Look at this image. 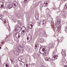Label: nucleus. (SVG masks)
I'll return each mask as SVG.
<instances>
[{
	"label": "nucleus",
	"mask_w": 67,
	"mask_h": 67,
	"mask_svg": "<svg viewBox=\"0 0 67 67\" xmlns=\"http://www.w3.org/2000/svg\"><path fill=\"white\" fill-rule=\"evenodd\" d=\"M22 51V52H21ZM24 52V49L23 48L22 46H18L17 47L16 49L14 51V52L15 54H18L19 52L20 53Z\"/></svg>",
	"instance_id": "1"
},
{
	"label": "nucleus",
	"mask_w": 67,
	"mask_h": 67,
	"mask_svg": "<svg viewBox=\"0 0 67 67\" xmlns=\"http://www.w3.org/2000/svg\"><path fill=\"white\" fill-rule=\"evenodd\" d=\"M17 6H18V3L16 2H13V5H9L8 7V8L9 9H11L12 7L15 8Z\"/></svg>",
	"instance_id": "2"
},
{
	"label": "nucleus",
	"mask_w": 67,
	"mask_h": 67,
	"mask_svg": "<svg viewBox=\"0 0 67 67\" xmlns=\"http://www.w3.org/2000/svg\"><path fill=\"white\" fill-rule=\"evenodd\" d=\"M40 51V52L42 54H43L45 55L47 53V51L46 50L45 48H43L41 47Z\"/></svg>",
	"instance_id": "3"
},
{
	"label": "nucleus",
	"mask_w": 67,
	"mask_h": 67,
	"mask_svg": "<svg viewBox=\"0 0 67 67\" xmlns=\"http://www.w3.org/2000/svg\"><path fill=\"white\" fill-rule=\"evenodd\" d=\"M2 15H0V20H2V21L4 22V24L6 25V26L8 25L9 24L8 22L6 23V20L5 19H2Z\"/></svg>",
	"instance_id": "4"
},
{
	"label": "nucleus",
	"mask_w": 67,
	"mask_h": 67,
	"mask_svg": "<svg viewBox=\"0 0 67 67\" xmlns=\"http://www.w3.org/2000/svg\"><path fill=\"white\" fill-rule=\"evenodd\" d=\"M53 57H52V59L53 60H55L56 59H57V57L56 56V55L55 54V52L54 51L52 53Z\"/></svg>",
	"instance_id": "5"
},
{
	"label": "nucleus",
	"mask_w": 67,
	"mask_h": 67,
	"mask_svg": "<svg viewBox=\"0 0 67 67\" xmlns=\"http://www.w3.org/2000/svg\"><path fill=\"white\" fill-rule=\"evenodd\" d=\"M44 7H47L48 6V4L47 3V2H45L43 3V5H40V9Z\"/></svg>",
	"instance_id": "6"
},
{
	"label": "nucleus",
	"mask_w": 67,
	"mask_h": 67,
	"mask_svg": "<svg viewBox=\"0 0 67 67\" xmlns=\"http://www.w3.org/2000/svg\"><path fill=\"white\" fill-rule=\"evenodd\" d=\"M47 21L46 20H42L40 21V23H41V24L45 26L46 24Z\"/></svg>",
	"instance_id": "7"
},
{
	"label": "nucleus",
	"mask_w": 67,
	"mask_h": 67,
	"mask_svg": "<svg viewBox=\"0 0 67 67\" xmlns=\"http://www.w3.org/2000/svg\"><path fill=\"white\" fill-rule=\"evenodd\" d=\"M18 33L19 32H17L16 33L14 34H15V37H18L19 38H20V37L21 34H19Z\"/></svg>",
	"instance_id": "8"
},
{
	"label": "nucleus",
	"mask_w": 67,
	"mask_h": 67,
	"mask_svg": "<svg viewBox=\"0 0 67 67\" xmlns=\"http://www.w3.org/2000/svg\"><path fill=\"white\" fill-rule=\"evenodd\" d=\"M0 7L1 8H2V9L4 8V3L3 2H0Z\"/></svg>",
	"instance_id": "9"
},
{
	"label": "nucleus",
	"mask_w": 67,
	"mask_h": 67,
	"mask_svg": "<svg viewBox=\"0 0 67 67\" xmlns=\"http://www.w3.org/2000/svg\"><path fill=\"white\" fill-rule=\"evenodd\" d=\"M55 46V44H54V43H53V44L50 43L49 45V46L51 48L54 47Z\"/></svg>",
	"instance_id": "10"
},
{
	"label": "nucleus",
	"mask_w": 67,
	"mask_h": 67,
	"mask_svg": "<svg viewBox=\"0 0 67 67\" xmlns=\"http://www.w3.org/2000/svg\"><path fill=\"white\" fill-rule=\"evenodd\" d=\"M47 19L48 21H51L52 19L51 18V17L50 16H47Z\"/></svg>",
	"instance_id": "11"
},
{
	"label": "nucleus",
	"mask_w": 67,
	"mask_h": 67,
	"mask_svg": "<svg viewBox=\"0 0 67 67\" xmlns=\"http://www.w3.org/2000/svg\"><path fill=\"white\" fill-rule=\"evenodd\" d=\"M61 54L62 55V56H63V57H66V53H65V51H63L61 52Z\"/></svg>",
	"instance_id": "12"
},
{
	"label": "nucleus",
	"mask_w": 67,
	"mask_h": 67,
	"mask_svg": "<svg viewBox=\"0 0 67 67\" xmlns=\"http://www.w3.org/2000/svg\"><path fill=\"white\" fill-rule=\"evenodd\" d=\"M30 26H29V28L30 29L32 30V29L33 27V23L31 22V24H30Z\"/></svg>",
	"instance_id": "13"
},
{
	"label": "nucleus",
	"mask_w": 67,
	"mask_h": 67,
	"mask_svg": "<svg viewBox=\"0 0 67 67\" xmlns=\"http://www.w3.org/2000/svg\"><path fill=\"white\" fill-rule=\"evenodd\" d=\"M45 60L46 61H50L51 62L52 60V59L49 58L48 57H47L46 58Z\"/></svg>",
	"instance_id": "14"
},
{
	"label": "nucleus",
	"mask_w": 67,
	"mask_h": 67,
	"mask_svg": "<svg viewBox=\"0 0 67 67\" xmlns=\"http://www.w3.org/2000/svg\"><path fill=\"white\" fill-rule=\"evenodd\" d=\"M27 40H28V42H30V41H31L32 38H31L29 36H28L27 37Z\"/></svg>",
	"instance_id": "15"
},
{
	"label": "nucleus",
	"mask_w": 67,
	"mask_h": 67,
	"mask_svg": "<svg viewBox=\"0 0 67 67\" xmlns=\"http://www.w3.org/2000/svg\"><path fill=\"white\" fill-rule=\"evenodd\" d=\"M16 16L18 19H20L21 18V15L19 14H17L16 15Z\"/></svg>",
	"instance_id": "16"
},
{
	"label": "nucleus",
	"mask_w": 67,
	"mask_h": 67,
	"mask_svg": "<svg viewBox=\"0 0 67 67\" xmlns=\"http://www.w3.org/2000/svg\"><path fill=\"white\" fill-rule=\"evenodd\" d=\"M17 29L18 31L19 32H20V31H21V29H22V28H21V27H18L17 28Z\"/></svg>",
	"instance_id": "17"
},
{
	"label": "nucleus",
	"mask_w": 67,
	"mask_h": 67,
	"mask_svg": "<svg viewBox=\"0 0 67 67\" xmlns=\"http://www.w3.org/2000/svg\"><path fill=\"white\" fill-rule=\"evenodd\" d=\"M14 59H10V61H11V63L12 64H13V63L14 62Z\"/></svg>",
	"instance_id": "18"
},
{
	"label": "nucleus",
	"mask_w": 67,
	"mask_h": 67,
	"mask_svg": "<svg viewBox=\"0 0 67 67\" xmlns=\"http://www.w3.org/2000/svg\"><path fill=\"white\" fill-rule=\"evenodd\" d=\"M35 48H38L39 47V45L38 44H35Z\"/></svg>",
	"instance_id": "19"
},
{
	"label": "nucleus",
	"mask_w": 67,
	"mask_h": 67,
	"mask_svg": "<svg viewBox=\"0 0 67 67\" xmlns=\"http://www.w3.org/2000/svg\"><path fill=\"white\" fill-rule=\"evenodd\" d=\"M35 16L36 17V18L37 19H38V18L39 17V15L38 14H36L35 15Z\"/></svg>",
	"instance_id": "20"
},
{
	"label": "nucleus",
	"mask_w": 67,
	"mask_h": 67,
	"mask_svg": "<svg viewBox=\"0 0 67 67\" xmlns=\"http://www.w3.org/2000/svg\"><path fill=\"white\" fill-rule=\"evenodd\" d=\"M51 9H52V10H55L56 9V8H55V5L52 6Z\"/></svg>",
	"instance_id": "21"
},
{
	"label": "nucleus",
	"mask_w": 67,
	"mask_h": 67,
	"mask_svg": "<svg viewBox=\"0 0 67 67\" xmlns=\"http://www.w3.org/2000/svg\"><path fill=\"white\" fill-rule=\"evenodd\" d=\"M60 23V20L58 19L57 21V24H59Z\"/></svg>",
	"instance_id": "22"
},
{
	"label": "nucleus",
	"mask_w": 67,
	"mask_h": 67,
	"mask_svg": "<svg viewBox=\"0 0 67 67\" xmlns=\"http://www.w3.org/2000/svg\"><path fill=\"white\" fill-rule=\"evenodd\" d=\"M15 31L16 33H19V31H18V30L17 29V28H16V29H15Z\"/></svg>",
	"instance_id": "23"
},
{
	"label": "nucleus",
	"mask_w": 67,
	"mask_h": 67,
	"mask_svg": "<svg viewBox=\"0 0 67 67\" xmlns=\"http://www.w3.org/2000/svg\"><path fill=\"white\" fill-rule=\"evenodd\" d=\"M24 67H29V66H28V65L27 64H26L24 65Z\"/></svg>",
	"instance_id": "24"
},
{
	"label": "nucleus",
	"mask_w": 67,
	"mask_h": 67,
	"mask_svg": "<svg viewBox=\"0 0 67 67\" xmlns=\"http://www.w3.org/2000/svg\"><path fill=\"white\" fill-rule=\"evenodd\" d=\"M51 24L52 26H54V23L53 22H51Z\"/></svg>",
	"instance_id": "25"
},
{
	"label": "nucleus",
	"mask_w": 67,
	"mask_h": 67,
	"mask_svg": "<svg viewBox=\"0 0 67 67\" xmlns=\"http://www.w3.org/2000/svg\"><path fill=\"white\" fill-rule=\"evenodd\" d=\"M18 59L20 62H21L22 60V58H18Z\"/></svg>",
	"instance_id": "26"
},
{
	"label": "nucleus",
	"mask_w": 67,
	"mask_h": 67,
	"mask_svg": "<svg viewBox=\"0 0 67 67\" xmlns=\"http://www.w3.org/2000/svg\"><path fill=\"white\" fill-rule=\"evenodd\" d=\"M7 12L5 11H4V12H3V14H7Z\"/></svg>",
	"instance_id": "27"
},
{
	"label": "nucleus",
	"mask_w": 67,
	"mask_h": 67,
	"mask_svg": "<svg viewBox=\"0 0 67 67\" xmlns=\"http://www.w3.org/2000/svg\"><path fill=\"white\" fill-rule=\"evenodd\" d=\"M55 30H56L57 31H58V29H59L57 27H56L55 28Z\"/></svg>",
	"instance_id": "28"
},
{
	"label": "nucleus",
	"mask_w": 67,
	"mask_h": 67,
	"mask_svg": "<svg viewBox=\"0 0 67 67\" xmlns=\"http://www.w3.org/2000/svg\"><path fill=\"white\" fill-rule=\"evenodd\" d=\"M24 1L25 3H26L27 2H28V0H24Z\"/></svg>",
	"instance_id": "29"
},
{
	"label": "nucleus",
	"mask_w": 67,
	"mask_h": 67,
	"mask_svg": "<svg viewBox=\"0 0 67 67\" xmlns=\"http://www.w3.org/2000/svg\"><path fill=\"white\" fill-rule=\"evenodd\" d=\"M62 16H63V18H66V15H62Z\"/></svg>",
	"instance_id": "30"
},
{
	"label": "nucleus",
	"mask_w": 67,
	"mask_h": 67,
	"mask_svg": "<svg viewBox=\"0 0 67 67\" xmlns=\"http://www.w3.org/2000/svg\"><path fill=\"white\" fill-rule=\"evenodd\" d=\"M65 8H66V9H67V4H65Z\"/></svg>",
	"instance_id": "31"
},
{
	"label": "nucleus",
	"mask_w": 67,
	"mask_h": 67,
	"mask_svg": "<svg viewBox=\"0 0 67 67\" xmlns=\"http://www.w3.org/2000/svg\"><path fill=\"white\" fill-rule=\"evenodd\" d=\"M5 66H6V67H9V65L7 64H6L5 65Z\"/></svg>",
	"instance_id": "32"
},
{
	"label": "nucleus",
	"mask_w": 67,
	"mask_h": 67,
	"mask_svg": "<svg viewBox=\"0 0 67 67\" xmlns=\"http://www.w3.org/2000/svg\"><path fill=\"white\" fill-rule=\"evenodd\" d=\"M58 28H59V29H60V28H61V27L60 26V25H59L58 26Z\"/></svg>",
	"instance_id": "33"
},
{
	"label": "nucleus",
	"mask_w": 67,
	"mask_h": 67,
	"mask_svg": "<svg viewBox=\"0 0 67 67\" xmlns=\"http://www.w3.org/2000/svg\"><path fill=\"white\" fill-rule=\"evenodd\" d=\"M14 67H19V66H18V65H15Z\"/></svg>",
	"instance_id": "34"
},
{
	"label": "nucleus",
	"mask_w": 67,
	"mask_h": 67,
	"mask_svg": "<svg viewBox=\"0 0 67 67\" xmlns=\"http://www.w3.org/2000/svg\"><path fill=\"white\" fill-rule=\"evenodd\" d=\"M39 41L40 42H42V39H40V40H39Z\"/></svg>",
	"instance_id": "35"
},
{
	"label": "nucleus",
	"mask_w": 67,
	"mask_h": 67,
	"mask_svg": "<svg viewBox=\"0 0 67 67\" xmlns=\"http://www.w3.org/2000/svg\"><path fill=\"white\" fill-rule=\"evenodd\" d=\"M61 38H62V39L64 40V37H61Z\"/></svg>",
	"instance_id": "36"
},
{
	"label": "nucleus",
	"mask_w": 67,
	"mask_h": 67,
	"mask_svg": "<svg viewBox=\"0 0 67 67\" xmlns=\"http://www.w3.org/2000/svg\"><path fill=\"white\" fill-rule=\"evenodd\" d=\"M58 43H59V42H60V41H59V40H58Z\"/></svg>",
	"instance_id": "37"
},
{
	"label": "nucleus",
	"mask_w": 67,
	"mask_h": 67,
	"mask_svg": "<svg viewBox=\"0 0 67 67\" xmlns=\"http://www.w3.org/2000/svg\"><path fill=\"white\" fill-rule=\"evenodd\" d=\"M3 42H4L3 41H2V42H1V44H2V43H3Z\"/></svg>",
	"instance_id": "38"
},
{
	"label": "nucleus",
	"mask_w": 67,
	"mask_h": 67,
	"mask_svg": "<svg viewBox=\"0 0 67 67\" xmlns=\"http://www.w3.org/2000/svg\"><path fill=\"white\" fill-rule=\"evenodd\" d=\"M64 67H67V65H65L64 66Z\"/></svg>",
	"instance_id": "39"
},
{
	"label": "nucleus",
	"mask_w": 67,
	"mask_h": 67,
	"mask_svg": "<svg viewBox=\"0 0 67 67\" xmlns=\"http://www.w3.org/2000/svg\"><path fill=\"white\" fill-rule=\"evenodd\" d=\"M24 32H25V31L24 30L22 31V32H23L24 33Z\"/></svg>",
	"instance_id": "40"
},
{
	"label": "nucleus",
	"mask_w": 67,
	"mask_h": 67,
	"mask_svg": "<svg viewBox=\"0 0 67 67\" xmlns=\"http://www.w3.org/2000/svg\"><path fill=\"white\" fill-rule=\"evenodd\" d=\"M21 33L23 34H24V32H22Z\"/></svg>",
	"instance_id": "41"
},
{
	"label": "nucleus",
	"mask_w": 67,
	"mask_h": 67,
	"mask_svg": "<svg viewBox=\"0 0 67 67\" xmlns=\"http://www.w3.org/2000/svg\"><path fill=\"white\" fill-rule=\"evenodd\" d=\"M1 49V47H0V49Z\"/></svg>",
	"instance_id": "42"
},
{
	"label": "nucleus",
	"mask_w": 67,
	"mask_h": 67,
	"mask_svg": "<svg viewBox=\"0 0 67 67\" xmlns=\"http://www.w3.org/2000/svg\"><path fill=\"white\" fill-rule=\"evenodd\" d=\"M6 39H7V38H5V40H6Z\"/></svg>",
	"instance_id": "43"
},
{
	"label": "nucleus",
	"mask_w": 67,
	"mask_h": 67,
	"mask_svg": "<svg viewBox=\"0 0 67 67\" xmlns=\"http://www.w3.org/2000/svg\"><path fill=\"white\" fill-rule=\"evenodd\" d=\"M29 36H31V35H29Z\"/></svg>",
	"instance_id": "44"
},
{
	"label": "nucleus",
	"mask_w": 67,
	"mask_h": 67,
	"mask_svg": "<svg viewBox=\"0 0 67 67\" xmlns=\"http://www.w3.org/2000/svg\"><path fill=\"white\" fill-rule=\"evenodd\" d=\"M22 59V60H23V59Z\"/></svg>",
	"instance_id": "45"
},
{
	"label": "nucleus",
	"mask_w": 67,
	"mask_h": 67,
	"mask_svg": "<svg viewBox=\"0 0 67 67\" xmlns=\"http://www.w3.org/2000/svg\"><path fill=\"white\" fill-rule=\"evenodd\" d=\"M28 30H29L28 29Z\"/></svg>",
	"instance_id": "46"
}]
</instances>
